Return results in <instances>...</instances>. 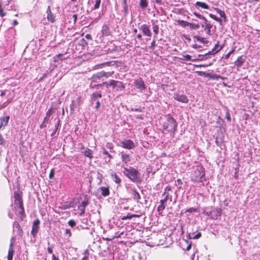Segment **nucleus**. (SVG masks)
<instances>
[{"mask_svg":"<svg viewBox=\"0 0 260 260\" xmlns=\"http://www.w3.org/2000/svg\"><path fill=\"white\" fill-rule=\"evenodd\" d=\"M187 175L193 183H201L206 180L205 170L201 164L193 166L187 172Z\"/></svg>","mask_w":260,"mask_h":260,"instance_id":"1","label":"nucleus"},{"mask_svg":"<svg viewBox=\"0 0 260 260\" xmlns=\"http://www.w3.org/2000/svg\"><path fill=\"white\" fill-rule=\"evenodd\" d=\"M162 127L163 133L170 134V137L174 138L177 131V122L173 117L168 116L166 121L162 123Z\"/></svg>","mask_w":260,"mask_h":260,"instance_id":"2","label":"nucleus"},{"mask_svg":"<svg viewBox=\"0 0 260 260\" xmlns=\"http://www.w3.org/2000/svg\"><path fill=\"white\" fill-rule=\"evenodd\" d=\"M123 173L133 182H138L140 181L139 172L133 167H129V168H124Z\"/></svg>","mask_w":260,"mask_h":260,"instance_id":"3","label":"nucleus"},{"mask_svg":"<svg viewBox=\"0 0 260 260\" xmlns=\"http://www.w3.org/2000/svg\"><path fill=\"white\" fill-rule=\"evenodd\" d=\"M165 196V198L160 201V205L157 207V210L158 211H162L165 210L166 208L165 203L169 199V193L167 192L166 194H162V196Z\"/></svg>","mask_w":260,"mask_h":260,"instance_id":"4","label":"nucleus"},{"mask_svg":"<svg viewBox=\"0 0 260 260\" xmlns=\"http://www.w3.org/2000/svg\"><path fill=\"white\" fill-rule=\"evenodd\" d=\"M134 85L137 88L142 90H145L146 89V86L145 84L144 81L142 78H139L134 81Z\"/></svg>","mask_w":260,"mask_h":260,"instance_id":"5","label":"nucleus"},{"mask_svg":"<svg viewBox=\"0 0 260 260\" xmlns=\"http://www.w3.org/2000/svg\"><path fill=\"white\" fill-rule=\"evenodd\" d=\"M121 146L123 148L132 149L135 147L134 142L131 140H125L121 142Z\"/></svg>","mask_w":260,"mask_h":260,"instance_id":"6","label":"nucleus"},{"mask_svg":"<svg viewBox=\"0 0 260 260\" xmlns=\"http://www.w3.org/2000/svg\"><path fill=\"white\" fill-rule=\"evenodd\" d=\"M40 223V220L38 219H37L33 222L31 234L34 237L38 232Z\"/></svg>","mask_w":260,"mask_h":260,"instance_id":"7","label":"nucleus"},{"mask_svg":"<svg viewBox=\"0 0 260 260\" xmlns=\"http://www.w3.org/2000/svg\"><path fill=\"white\" fill-rule=\"evenodd\" d=\"M22 192H15L14 197L15 199V203L18 206L23 205V200L22 198Z\"/></svg>","mask_w":260,"mask_h":260,"instance_id":"8","label":"nucleus"},{"mask_svg":"<svg viewBox=\"0 0 260 260\" xmlns=\"http://www.w3.org/2000/svg\"><path fill=\"white\" fill-rule=\"evenodd\" d=\"M46 13L48 21L54 23L55 21V16L52 13L50 6L47 7Z\"/></svg>","mask_w":260,"mask_h":260,"instance_id":"9","label":"nucleus"},{"mask_svg":"<svg viewBox=\"0 0 260 260\" xmlns=\"http://www.w3.org/2000/svg\"><path fill=\"white\" fill-rule=\"evenodd\" d=\"M118 81L111 80L109 82H104L102 84H99L97 85H94V87L95 86H102L104 85H106L107 87L108 86H112L113 88L115 87L118 84Z\"/></svg>","mask_w":260,"mask_h":260,"instance_id":"10","label":"nucleus"},{"mask_svg":"<svg viewBox=\"0 0 260 260\" xmlns=\"http://www.w3.org/2000/svg\"><path fill=\"white\" fill-rule=\"evenodd\" d=\"M174 98L175 100L183 103H187L188 102L187 96L184 94H175Z\"/></svg>","mask_w":260,"mask_h":260,"instance_id":"11","label":"nucleus"},{"mask_svg":"<svg viewBox=\"0 0 260 260\" xmlns=\"http://www.w3.org/2000/svg\"><path fill=\"white\" fill-rule=\"evenodd\" d=\"M140 28L144 35L147 37H150L151 36V30L147 24H142Z\"/></svg>","mask_w":260,"mask_h":260,"instance_id":"12","label":"nucleus"},{"mask_svg":"<svg viewBox=\"0 0 260 260\" xmlns=\"http://www.w3.org/2000/svg\"><path fill=\"white\" fill-rule=\"evenodd\" d=\"M212 26H213L212 24L209 22H208V21L207 19H206V21H205L204 31H206L207 35L209 36L211 35V29L212 28Z\"/></svg>","mask_w":260,"mask_h":260,"instance_id":"13","label":"nucleus"},{"mask_svg":"<svg viewBox=\"0 0 260 260\" xmlns=\"http://www.w3.org/2000/svg\"><path fill=\"white\" fill-rule=\"evenodd\" d=\"M9 119H10V116H9V115L1 117V118H0V128L2 126H6L8 124Z\"/></svg>","mask_w":260,"mask_h":260,"instance_id":"14","label":"nucleus"},{"mask_svg":"<svg viewBox=\"0 0 260 260\" xmlns=\"http://www.w3.org/2000/svg\"><path fill=\"white\" fill-rule=\"evenodd\" d=\"M224 44L220 45L219 42V41H218L217 43L215 45L214 48L212 49V51H214V52L213 53V55H214L215 54L217 53V52L221 50L224 47Z\"/></svg>","mask_w":260,"mask_h":260,"instance_id":"15","label":"nucleus"},{"mask_svg":"<svg viewBox=\"0 0 260 260\" xmlns=\"http://www.w3.org/2000/svg\"><path fill=\"white\" fill-rule=\"evenodd\" d=\"M245 61V58L242 55L239 56L236 60L235 63L237 68H240L242 66Z\"/></svg>","mask_w":260,"mask_h":260,"instance_id":"16","label":"nucleus"},{"mask_svg":"<svg viewBox=\"0 0 260 260\" xmlns=\"http://www.w3.org/2000/svg\"><path fill=\"white\" fill-rule=\"evenodd\" d=\"M101 191V194L103 196L106 197L109 195L110 191L109 187L102 186L100 188Z\"/></svg>","mask_w":260,"mask_h":260,"instance_id":"17","label":"nucleus"},{"mask_svg":"<svg viewBox=\"0 0 260 260\" xmlns=\"http://www.w3.org/2000/svg\"><path fill=\"white\" fill-rule=\"evenodd\" d=\"M133 198L134 200L137 201V202L141 199V196L140 193L137 191L136 189H133L132 190Z\"/></svg>","mask_w":260,"mask_h":260,"instance_id":"18","label":"nucleus"},{"mask_svg":"<svg viewBox=\"0 0 260 260\" xmlns=\"http://www.w3.org/2000/svg\"><path fill=\"white\" fill-rule=\"evenodd\" d=\"M14 253V250L13 247V245H10L8 253L7 256L8 260H13V257Z\"/></svg>","mask_w":260,"mask_h":260,"instance_id":"19","label":"nucleus"},{"mask_svg":"<svg viewBox=\"0 0 260 260\" xmlns=\"http://www.w3.org/2000/svg\"><path fill=\"white\" fill-rule=\"evenodd\" d=\"M102 32L103 35L108 36L110 35V29L107 25H104L102 29Z\"/></svg>","mask_w":260,"mask_h":260,"instance_id":"20","label":"nucleus"},{"mask_svg":"<svg viewBox=\"0 0 260 260\" xmlns=\"http://www.w3.org/2000/svg\"><path fill=\"white\" fill-rule=\"evenodd\" d=\"M140 216L141 215L128 213L126 216L121 217V219L122 220H125L126 219H130L133 217H140Z\"/></svg>","mask_w":260,"mask_h":260,"instance_id":"21","label":"nucleus"},{"mask_svg":"<svg viewBox=\"0 0 260 260\" xmlns=\"http://www.w3.org/2000/svg\"><path fill=\"white\" fill-rule=\"evenodd\" d=\"M92 153V151L88 148H86L83 152L84 155L90 159L93 158Z\"/></svg>","mask_w":260,"mask_h":260,"instance_id":"22","label":"nucleus"},{"mask_svg":"<svg viewBox=\"0 0 260 260\" xmlns=\"http://www.w3.org/2000/svg\"><path fill=\"white\" fill-rule=\"evenodd\" d=\"M101 78H102V76L100 72L96 74H93L91 78V79L92 82H96L98 80H100Z\"/></svg>","mask_w":260,"mask_h":260,"instance_id":"23","label":"nucleus"},{"mask_svg":"<svg viewBox=\"0 0 260 260\" xmlns=\"http://www.w3.org/2000/svg\"><path fill=\"white\" fill-rule=\"evenodd\" d=\"M193 38L196 39L197 41L203 43V44H208L209 41L206 39V38L200 37L199 36H194Z\"/></svg>","mask_w":260,"mask_h":260,"instance_id":"24","label":"nucleus"},{"mask_svg":"<svg viewBox=\"0 0 260 260\" xmlns=\"http://www.w3.org/2000/svg\"><path fill=\"white\" fill-rule=\"evenodd\" d=\"M15 228L16 229V232L17 235L20 237H22L23 234V232L20 225L19 223H17L15 225Z\"/></svg>","mask_w":260,"mask_h":260,"instance_id":"25","label":"nucleus"},{"mask_svg":"<svg viewBox=\"0 0 260 260\" xmlns=\"http://www.w3.org/2000/svg\"><path fill=\"white\" fill-rule=\"evenodd\" d=\"M196 7L198 6L204 9H208L209 8V6L205 3L201 2H197L195 4Z\"/></svg>","mask_w":260,"mask_h":260,"instance_id":"26","label":"nucleus"},{"mask_svg":"<svg viewBox=\"0 0 260 260\" xmlns=\"http://www.w3.org/2000/svg\"><path fill=\"white\" fill-rule=\"evenodd\" d=\"M102 78L105 77L106 78H108L110 77H111L114 73L113 71L111 72H105L104 71H102L101 72Z\"/></svg>","mask_w":260,"mask_h":260,"instance_id":"27","label":"nucleus"},{"mask_svg":"<svg viewBox=\"0 0 260 260\" xmlns=\"http://www.w3.org/2000/svg\"><path fill=\"white\" fill-rule=\"evenodd\" d=\"M18 206L19 208L20 209V210L19 211L18 213L19 214H20L21 215V219L22 220L25 217V211H24L23 205H21V206L20 205H19Z\"/></svg>","mask_w":260,"mask_h":260,"instance_id":"28","label":"nucleus"},{"mask_svg":"<svg viewBox=\"0 0 260 260\" xmlns=\"http://www.w3.org/2000/svg\"><path fill=\"white\" fill-rule=\"evenodd\" d=\"M111 176L112 179L116 183L119 184L121 182V179L115 173H112Z\"/></svg>","mask_w":260,"mask_h":260,"instance_id":"29","label":"nucleus"},{"mask_svg":"<svg viewBox=\"0 0 260 260\" xmlns=\"http://www.w3.org/2000/svg\"><path fill=\"white\" fill-rule=\"evenodd\" d=\"M121 159L123 162L126 164L130 161L129 155L127 154H123L121 156Z\"/></svg>","mask_w":260,"mask_h":260,"instance_id":"30","label":"nucleus"},{"mask_svg":"<svg viewBox=\"0 0 260 260\" xmlns=\"http://www.w3.org/2000/svg\"><path fill=\"white\" fill-rule=\"evenodd\" d=\"M189 27L190 29L197 30L200 28V25L199 24L189 22Z\"/></svg>","mask_w":260,"mask_h":260,"instance_id":"31","label":"nucleus"},{"mask_svg":"<svg viewBox=\"0 0 260 260\" xmlns=\"http://www.w3.org/2000/svg\"><path fill=\"white\" fill-rule=\"evenodd\" d=\"M91 96L92 101H95L97 98H101L102 95L101 93L94 92L91 94Z\"/></svg>","mask_w":260,"mask_h":260,"instance_id":"32","label":"nucleus"},{"mask_svg":"<svg viewBox=\"0 0 260 260\" xmlns=\"http://www.w3.org/2000/svg\"><path fill=\"white\" fill-rule=\"evenodd\" d=\"M178 23L179 25L182 27H185L186 26H189V22L184 21V20H178Z\"/></svg>","mask_w":260,"mask_h":260,"instance_id":"33","label":"nucleus"},{"mask_svg":"<svg viewBox=\"0 0 260 260\" xmlns=\"http://www.w3.org/2000/svg\"><path fill=\"white\" fill-rule=\"evenodd\" d=\"M140 6L143 9L146 8L148 6L147 0H140Z\"/></svg>","mask_w":260,"mask_h":260,"instance_id":"34","label":"nucleus"},{"mask_svg":"<svg viewBox=\"0 0 260 260\" xmlns=\"http://www.w3.org/2000/svg\"><path fill=\"white\" fill-rule=\"evenodd\" d=\"M214 10L217 12V13L219 14V15L224 19L226 18V16L225 14V13L223 11L220 10L219 9L217 8H215Z\"/></svg>","mask_w":260,"mask_h":260,"instance_id":"35","label":"nucleus"},{"mask_svg":"<svg viewBox=\"0 0 260 260\" xmlns=\"http://www.w3.org/2000/svg\"><path fill=\"white\" fill-rule=\"evenodd\" d=\"M153 31L155 34L154 37H156L157 35L158 34V31H159V27L158 25L156 24H153Z\"/></svg>","mask_w":260,"mask_h":260,"instance_id":"36","label":"nucleus"},{"mask_svg":"<svg viewBox=\"0 0 260 260\" xmlns=\"http://www.w3.org/2000/svg\"><path fill=\"white\" fill-rule=\"evenodd\" d=\"M102 152L103 154L107 155L109 158V161H110L113 158V156L106 150L105 148H102Z\"/></svg>","mask_w":260,"mask_h":260,"instance_id":"37","label":"nucleus"},{"mask_svg":"<svg viewBox=\"0 0 260 260\" xmlns=\"http://www.w3.org/2000/svg\"><path fill=\"white\" fill-rule=\"evenodd\" d=\"M205 56H206L205 55V54L204 55L199 54L198 58H196V59H192V61H197V60H203L204 59L207 58L206 57L205 58Z\"/></svg>","mask_w":260,"mask_h":260,"instance_id":"38","label":"nucleus"},{"mask_svg":"<svg viewBox=\"0 0 260 260\" xmlns=\"http://www.w3.org/2000/svg\"><path fill=\"white\" fill-rule=\"evenodd\" d=\"M116 86H117V88H118L117 89L118 90L119 89L120 90H123L125 88V86H124V84H123V83L122 82H120L119 81H118L117 85Z\"/></svg>","mask_w":260,"mask_h":260,"instance_id":"39","label":"nucleus"},{"mask_svg":"<svg viewBox=\"0 0 260 260\" xmlns=\"http://www.w3.org/2000/svg\"><path fill=\"white\" fill-rule=\"evenodd\" d=\"M209 16L210 17H211V18H212L213 19H214V20L218 22H220L221 23V20L220 18H218L216 16L212 14H209Z\"/></svg>","mask_w":260,"mask_h":260,"instance_id":"40","label":"nucleus"},{"mask_svg":"<svg viewBox=\"0 0 260 260\" xmlns=\"http://www.w3.org/2000/svg\"><path fill=\"white\" fill-rule=\"evenodd\" d=\"M193 14L194 16H196L198 18H199L203 21H206V18L204 16H202V15L198 14L197 12H194Z\"/></svg>","mask_w":260,"mask_h":260,"instance_id":"41","label":"nucleus"},{"mask_svg":"<svg viewBox=\"0 0 260 260\" xmlns=\"http://www.w3.org/2000/svg\"><path fill=\"white\" fill-rule=\"evenodd\" d=\"M201 237V233L199 232L196 234H192V237L190 238L193 239H197Z\"/></svg>","mask_w":260,"mask_h":260,"instance_id":"42","label":"nucleus"},{"mask_svg":"<svg viewBox=\"0 0 260 260\" xmlns=\"http://www.w3.org/2000/svg\"><path fill=\"white\" fill-rule=\"evenodd\" d=\"M6 15V13L3 11V9L2 8V3L0 2V16L4 17Z\"/></svg>","mask_w":260,"mask_h":260,"instance_id":"43","label":"nucleus"},{"mask_svg":"<svg viewBox=\"0 0 260 260\" xmlns=\"http://www.w3.org/2000/svg\"><path fill=\"white\" fill-rule=\"evenodd\" d=\"M55 173L54 169H52L50 172L49 177L50 179L53 178Z\"/></svg>","mask_w":260,"mask_h":260,"instance_id":"44","label":"nucleus"},{"mask_svg":"<svg viewBox=\"0 0 260 260\" xmlns=\"http://www.w3.org/2000/svg\"><path fill=\"white\" fill-rule=\"evenodd\" d=\"M101 4V0H95V3L94 6V9H97L100 7Z\"/></svg>","mask_w":260,"mask_h":260,"instance_id":"45","label":"nucleus"},{"mask_svg":"<svg viewBox=\"0 0 260 260\" xmlns=\"http://www.w3.org/2000/svg\"><path fill=\"white\" fill-rule=\"evenodd\" d=\"M225 118L226 119V120L229 121V122H230L231 120V115H230V114L228 110H227L226 112V114H225Z\"/></svg>","mask_w":260,"mask_h":260,"instance_id":"46","label":"nucleus"},{"mask_svg":"<svg viewBox=\"0 0 260 260\" xmlns=\"http://www.w3.org/2000/svg\"><path fill=\"white\" fill-rule=\"evenodd\" d=\"M68 224L71 227H74L76 225V222L74 220L71 219L68 221Z\"/></svg>","mask_w":260,"mask_h":260,"instance_id":"47","label":"nucleus"},{"mask_svg":"<svg viewBox=\"0 0 260 260\" xmlns=\"http://www.w3.org/2000/svg\"><path fill=\"white\" fill-rule=\"evenodd\" d=\"M53 113L52 108H50L46 113V116L49 117Z\"/></svg>","mask_w":260,"mask_h":260,"instance_id":"48","label":"nucleus"},{"mask_svg":"<svg viewBox=\"0 0 260 260\" xmlns=\"http://www.w3.org/2000/svg\"><path fill=\"white\" fill-rule=\"evenodd\" d=\"M55 120H57L56 123L55 124V131H57L58 128L59 123H60V119L59 118H56L55 119Z\"/></svg>","mask_w":260,"mask_h":260,"instance_id":"49","label":"nucleus"},{"mask_svg":"<svg viewBox=\"0 0 260 260\" xmlns=\"http://www.w3.org/2000/svg\"><path fill=\"white\" fill-rule=\"evenodd\" d=\"M234 51H235V49H232L231 51H230L228 53H227V54L225 55V59H228L229 58V57H230V55H231V54H232V53L234 52Z\"/></svg>","mask_w":260,"mask_h":260,"instance_id":"50","label":"nucleus"},{"mask_svg":"<svg viewBox=\"0 0 260 260\" xmlns=\"http://www.w3.org/2000/svg\"><path fill=\"white\" fill-rule=\"evenodd\" d=\"M155 47H156L155 41L154 40H153L151 43L150 48L151 49H152V50H154Z\"/></svg>","mask_w":260,"mask_h":260,"instance_id":"51","label":"nucleus"},{"mask_svg":"<svg viewBox=\"0 0 260 260\" xmlns=\"http://www.w3.org/2000/svg\"><path fill=\"white\" fill-rule=\"evenodd\" d=\"M171 187L170 186H167L165 189V191L164 192V194H166L167 192H169V191H171Z\"/></svg>","mask_w":260,"mask_h":260,"instance_id":"52","label":"nucleus"},{"mask_svg":"<svg viewBox=\"0 0 260 260\" xmlns=\"http://www.w3.org/2000/svg\"><path fill=\"white\" fill-rule=\"evenodd\" d=\"M88 203L87 201H82V203H81V206L83 208H85L86 206L88 205Z\"/></svg>","mask_w":260,"mask_h":260,"instance_id":"53","label":"nucleus"},{"mask_svg":"<svg viewBox=\"0 0 260 260\" xmlns=\"http://www.w3.org/2000/svg\"><path fill=\"white\" fill-rule=\"evenodd\" d=\"M183 57L187 60H192L191 57L189 54H186L185 55H183Z\"/></svg>","mask_w":260,"mask_h":260,"instance_id":"54","label":"nucleus"},{"mask_svg":"<svg viewBox=\"0 0 260 260\" xmlns=\"http://www.w3.org/2000/svg\"><path fill=\"white\" fill-rule=\"evenodd\" d=\"M4 139L2 134H0V145H3L4 143Z\"/></svg>","mask_w":260,"mask_h":260,"instance_id":"55","label":"nucleus"},{"mask_svg":"<svg viewBox=\"0 0 260 260\" xmlns=\"http://www.w3.org/2000/svg\"><path fill=\"white\" fill-rule=\"evenodd\" d=\"M212 64V63H210V64H199V65H197V67H206L208 66H210Z\"/></svg>","mask_w":260,"mask_h":260,"instance_id":"56","label":"nucleus"},{"mask_svg":"<svg viewBox=\"0 0 260 260\" xmlns=\"http://www.w3.org/2000/svg\"><path fill=\"white\" fill-rule=\"evenodd\" d=\"M73 18H74V24H75L78 18V15L77 14H75L73 15Z\"/></svg>","mask_w":260,"mask_h":260,"instance_id":"57","label":"nucleus"},{"mask_svg":"<svg viewBox=\"0 0 260 260\" xmlns=\"http://www.w3.org/2000/svg\"><path fill=\"white\" fill-rule=\"evenodd\" d=\"M192 48H194V49H198V48H200L201 47V46L200 45H198L197 44H193L191 46Z\"/></svg>","mask_w":260,"mask_h":260,"instance_id":"58","label":"nucleus"},{"mask_svg":"<svg viewBox=\"0 0 260 260\" xmlns=\"http://www.w3.org/2000/svg\"><path fill=\"white\" fill-rule=\"evenodd\" d=\"M7 106V104L6 103H3V104H0V110L4 109Z\"/></svg>","mask_w":260,"mask_h":260,"instance_id":"59","label":"nucleus"},{"mask_svg":"<svg viewBox=\"0 0 260 260\" xmlns=\"http://www.w3.org/2000/svg\"><path fill=\"white\" fill-rule=\"evenodd\" d=\"M65 233L69 235V236H71L72 235L71 231L70 229H66L65 231Z\"/></svg>","mask_w":260,"mask_h":260,"instance_id":"60","label":"nucleus"},{"mask_svg":"<svg viewBox=\"0 0 260 260\" xmlns=\"http://www.w3.org/2000/svg\"><path fill=\"white\" fill-rule=\"evenodd\" d=\"M100 105V102L98 101L96 103L95 109L98 110L99 108Z\"/></svg>","mask_w":260,"mask_h":260,"instance_id":"61","label":"nucleus"},{"mask_svg":"<svg viewBox=\"0 0 260 260\" xmlns=\"http://www.w3.org/2000/svg\"><path fill=\"white\" fill-rule=\"evenodd\" d=\"M178 185H182L183 183L181 179H178L177 180Z\"/></svg>","mask_w":260,"mask_h":260,"instance_id":"62","label":"nucleus"},{"mask_svg":"<svg viewBox=\"0 0 260 260\" xmlns=\"http://www.w3.org/2000/svg\"><path fill=\"white\" fill-rule=\"evenodd\" d=\"M137 38L140 41H142V36L140 34L137 35Z\"/></svg>","mask_w":260,"mask_h":260,"instance_id":"63","label":"nucleus"},{"mask_svg":"<svg viewBox=\"0 0 260 260\" xmlns=\"http://www.w3.org/2000/svg\"><path fill=\"white\" fill-rule=\"evenodd\" d=\"M85 38L88 40H91L92 37L90 34H86L85 36Z\"/></svg>","mask_w":260,"mask_h":260,"instance_id":"64","label":"nucleus"}]
</instances>
